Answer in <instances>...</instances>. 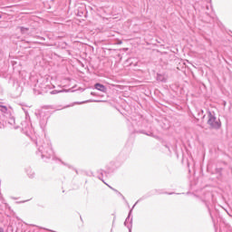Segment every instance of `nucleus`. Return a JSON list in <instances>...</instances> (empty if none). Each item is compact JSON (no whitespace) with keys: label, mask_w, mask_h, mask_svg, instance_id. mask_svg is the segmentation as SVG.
Listing matches in <instances>:
<instances>
[{"label":"nucleus","mask_w":232,"mask_h":232,"mask_svg":"<svg viewBox=\"0 0 232 232\" xmlns=\"http://www.w3.org/2000/svg\"><path fill=\"white\" fill-rule=\"evenodd\" d=\"M35 144L38 148V151L36 152L37 155H41V158L45 161L48 162L50 159H53V160H59L63 166H67L69 169H73V167L64 161H63L61 159L55 158L53 156V150L52 149V144L50 141L44 142L42 140H36ZM57 159V160H56Z\"/></svg>","instance_id":"obj_1"},{"label":"nucleus","mask_w":232,"mask_h":232,"mask_svg":"<svg viewBox=\"0 0 232 232\" xmlns=\"http://www.w3.org/2000/svg\"><path fill=\"white\" fill-rule=\"evenodd\" d=\"M142 124H143V121L141 118H140V120L137 121L136 120H132V126L134 128V133H141L142 135H147L148 137H153L155 138V136L153 135V132L151 131H146V130L143 129H137V128H142ZM135 126H137V128H135Z\"/></svg>","instance_id":"obj_2"},{"label":"nucleus","mask_w":232,"mask_h":232,"mask_svg":"<svg viewBox=\"0 0 232 232\" xmlns=\"http://www.w3.org/2000/svg\"><path fill=\"white\" fill-rule=\"evenodd\" d=\"M208 120L207 124H208L212 130H220V128H222V122L220 120H217V116H215L211 111H208Z\"/></svg>","instance_id":"obj_3"},{"label":"nucleus","mask_w":232,"mask_h":232,"mask_svg":"<svg viewBox=\"0 0 232 232\" xmlns=\"http://www.w3.org/2000/svg\"><path fill=\"white\" fill-rule=\"evenodd\" d=\"M144 198H148V197H142L140 198L131 208V209L129 211L128 217L126 218L124 221V226L129 229V232H131V228L133 227V218H130L131 214L133 213V209H135V207L140 200H144Z\"/></svg>","instance_id":"obj_4"},{"label":"nucleus","mask_w":232,"mask_h":232,"mask_svg":"<svg viewBox=\"0 0 232 232\" xmlns=\"http://www.w3.org/2000/svg\"><path fill=\"white\" fill-rule=\"evenodd\" d=\"M94 90H97L98 92H102V93H106L108 92V87L101 82H96L94 84Z\"/></svg>","instance_id":"obj_5"},{"label":"nucleus","mask_w":232,"mask_h":232,"mask_svg":"<svg viewBox=\"0 0 232 232\" xmlns=\"http://www.w3.org/2000/svg\"><path fill=\"white\" fill-rule=\"evenodd\" d=\"M97 173H98V179L100 180H102V179H104V177L108 178L110 177V172L104 170V169H99L97 170Z\"/></svg>","instance_id":"obj_6"},{"label":"nucleus","mask_w":232,"mask_h":232,"mask_svg":"<svg viewBox=\"0 0 232 232\" xmlns=\"http://www.w3.org/2000/svg\"><path fill=\"white\" fill-rule=\"evenodd\" d=\"M25 173L27 174V177H29V179H35V172L34 171V169H32V168L27 167L25 169Z\"/></svg>","instance_id":"obj_7"},{"label":"nucleus","mask_w":232,"mask_h":232,"mask_svg":"<svg viewBox=\"0 0 232 232\" xmlns=\"http://www.w3.org/2000/svg\"><path fill=\"white\" fill-rule=\"evenodd\" d=\"M88 102H101V101H99V100H87V101H83V102H76L72 104V106L75 105V104H86Z\"/></svg>","instance_id":"obj_8"},{"label":"nucleus","mask_w":232,"mask_h":232,"mask_svg":"<svg viewBox=\"0 0 232 232\" xmlns=\"http://www.w3.org/2000/svg\"><path fill=\"white\" fill-rule=\"evenodd\" d=\"M86 14H88V12L86 11V8H81L78 10L77 15L79 17H83V15H86Z\"/></svg>","instance_id":"obj_9"},{"label":"nucleus","mask_w":232,"mask_h":232,"mask_svg":"<svg viewBox=\"0 0 232 232\" xmlns=\"http://www.w3.org/2000/svg\"><path fill=\"white\" fill-rule=\"evenodd\" d=\"M0 111L2 113H4L5 115H10L8 113V107L5 106V105H0Z\"/></svg>","instance_id":"obj_10"},{"label":"nucleus","mask_w":232,"mask_h":232,"mask_svg":"<svg viewBox=\"0 0 232 232\" xmlns=\"http://www.w3.org/2000/svg\"><path fill=\"white\" fill-rule=\"evenodd\" d=\"M198 121L199 119H205L206 118V114H204V110L200 109V110H198Z\"/></svg>","instance_id":"obj_11"},{"label":"nucleus","mask_w":232,"mask_h":232,"mask_svg":"<svg viewBox=\"0 0 232 232\" xmlns=\"http://www.w3.org/2000/svg\"><path fill=\"white\" fill-rule=\"evenodd\" d=\"M8 117H9L7 121L8 124H10L11 126H14V124H15V118L12 116V114H9Z\"/></svg>","instance_id":"obj_12"},{"label":"nucleus","mask_w":232,"mask_h":232,"mask_svg":"<svg viewBox=\"0 0 232 232\" xmlns=\"http://www.w3.org/2000/svg\"><path fill=\"white\" fill-rule=\"evenodd\" d=\"M18 28L23 35L28 34V30H30V28L24 26H19Z\"/></svg>","instance_id":"obj_13"},{"label":"nucleus","mask_w":232,"mask_h":232,"mask_svg":"<svg viewBox=\"0 0 232 232\" xmlns=\"http://www.w3.org/2000/svg\"><path fill=\"white\" fill-rule=\"evenodd\" d=\"M64 92H68L66 90H53L50 92L51 95H57V93H64Z\"/></svg>","instance_id":"obj_14"},{"label":"nucleus","mask_w":232,"mask_h":232,"mask_svg":"<svg viewBox=\"0 0 232 232\" xmlns=\"http://www.w3.org/2000/svg\"><path fill=\"white\" fill-rule=\"evenodd\" d=\"M157 81H160V82H166V79H164L161 74L157 75Z\"/></svg>","instance_id":"obj_15"},{"label":"nucleus","mask_w":232,"mask_h":232,"mask_svg":"<svg viewBox=\"0 0 232 232\" xmlns=\"http://www.w3.org/2000/svg\"><path fill=\"white\" fill-rule=\"evenodd\" d=\"M23 110H24V113H25L26 119H28V117H30V115L28 114V111H26V110H24V109H23Z\"/></svg>","instance_id":"obj_16"},{"label":"nucleus","mask_w":232,"mask_h":232,"mask_svg":"<svg viewBox=\"0 0 232 232\" xmlns=\"http://www.w3.org/2000/svg\"><path fill=\"white\" fill-rule=\"evenodd\" d=\"M166 195H175V192H165Z\"/></svg>","instance_id":"obj_17"},{"label":"nucleus","mask_w":232,"mask_h":232,"mask_svg":"<svg viewBox=\"0 0 232 232\" xmlns=\"http://www.w3.org/2000/svg\"><path fill=\"white\" fill-rule=\"evenodd\" d=\"M40 41H46V39L43 36H39Z\"/></svg>","instance_id":"obj_18"},{"label":"nucleus","mask_w":232,"mask_h":232,"mask_svg":"<svg viewBox=\"0 0 232 232\" xmlns=\"http://www.w3.org/2000/svg\"><path fill=\"white\" fill-rule=\"evenodd\" d=\"M121 197L122 200H124L126 203H128V201L126 200V198L123 195H121Z\"/></svg>","instance_id":"obj_19"},{"label":"nucleus","mask_w":232,"mask_h":232,"mask_svg":"<svg viewBox=\"0 0 232 232\" xmlns=\"http://www.w3.org/2000/svg\"><path fill=\"white\" fill-rule=\"evenodd\" d=\"M91 95H92V97H95L96 93L93 92H91Z\"/></svg>","instance_id":"obj_20"},{"label":"nucleus","mask_w":232,"mask_h":232,"mask_svg":"<svg viewBox=\"0 0 232 232\" xmlns=\"http://www.w3.org/2000/svg\"><path fill=\"white\" fill-rule=\"evenodd\" d=\"M112 191H115V193H119V190H117L116 188H112Z\"/></svg>","instance_id":"obj_21"},{"label":"nucleus","mask_w":232,"mask_h":232,"mask_svg":"<svg viewBox=\"0 0 232 232\" xmlns=\"http://www.w3.org/2000/svg\"><path fill=\"white\" fill-rule=\"evenodd\" d=\"M0 232H5V228L0 227Z\"/></svg>","instance_id":"obj_22"},{"label":"nucleus","mask_w":232,"mask_h":232,"mask_svg":"<svg viewBox=\"0 0 232 232\" xmlns=\"http://www.w3.org/2000/svg\"><path fill=\"white\" fill-rule=\"evenodd\" d=\"M108 186V188H110V189H113V188L108 184H106Z\"/></svg>","instance_id":"obj_23"},{"label":"nucleus","mask_w":232,"mask_h":232,"mask_svg":"<svg viewBox=\"0 0 232 232\" xmlns=\"http://www.w3.org/2000/svg\"><path fill=\"white\" fill-rule=\"evenodd\" d=\"M40 126L43 128V121H40Z\"/></svg>","instance_id":"obj_24"},{"label":"nucleus","mask_w":232,"mask_h":232,"mask_svg":"<svg viewBox=\"0 0 232 232\" xmlns=\"http://www.w3.org/2000/svg\"><path fill=\"white\" fill-rule=\"evenodd\" d=\"M118 195H119L120 197H122V193H121V192H119V191H118Z\"/></svg>","instance_id":"obj_25"},{"label":"nucleus","mask_w":232,"mask_h":232,"mask_svg":"<svg viewBox=\"0 0 232 232\" xmlns=\"http://www.w3.org/2000/svg\"><path fill=\"white\" fill-rule=\"evenodd\" d=\"M74 169V171L76 172V173H79L78 171H77V169Z\"/></svg>","instance_id":"obj_26"},{"label":"nucleus","mask_w":232,"mask_h":232,"mask_svg":"<svg viewBox=\"0 0 232 232\" xmlns=\"http://www.w3.org/2000/svg\"><path fill=\"white\" fill-rule=\"evenodd\" d=\"M102 181H103V184H106V181H104V179H102Z\"/></svg>","instance_id":"obj_27"},{"label":"nucleus","mask_w":232,"mask_h":232,"mask_svg":"<svg viewBox=\"0 0 232 232\" xmlns=\"http://www.w3.org/2000/svg\"><path fill=\"white\" fill-rule=\"evenodd\" d=\"M0 19H3V15L0 14Z\"/></svg>","instance_id":"obj_28"},{"label":"nucleus","mask_w":232,"mask_h":232,"mask_svg":"<svg viewBox=\"0 0 232 232\" xmlns=\"http://www.w3.org/2000/svg\"><path fill=\"white\" fill-rule=\"evenodd\" d=\"M165 148L169 149V147L168 145H166Z\"/></svg>","instance_id":"obj_29"},{"label":"nucleus","mask_w":232,"mask_h":232,"mask_svg":"<svg viewBox=\"0 0 232 232\" xmlns=\"http://www.w3.org/2000/svg\"><path fill=\"white\" fill-rule=\"evenodd\" d=\"M14 198V200H17V198Z\"/></svg>","instance_id":"obj_30"},{"label":"nucleus","mask_w":232,"mask_h":232,"mask_svg":"<svg viewBox=\"0 0 232 232\" xmlns=\"http://www.w3.org/2000/svg\"><path fill=\"white\" fill-rule=\"evenodd\" d=\"M119 44H122V42H120Z\"/></svg>","instance_id":"obj_31"},{"label":"nucleus","mask_w":232,"mask_h":232,"mask_svg":"<svg viewBox=\"0 0 232 232\" xmlns=\"http://www.w3.org/2000/svg\"><path fill=\"white\" fill-rule=\"evenodd\" d=\"M113 222H115V218H114V219H113Z\"/></svg>","instance_id":"obj_32"}]
</instances>
